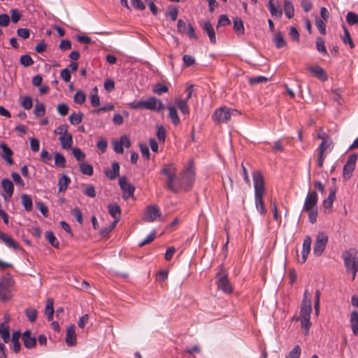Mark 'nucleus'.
Here are the masks:
<instances>
[{
  "label": "nucleus",
  "instance_id": "52",
  "mask_svg": "<svg viewBox=\"0 0 358 358\" xmlns=\"http://www.w3.org/2000/svg\"><path fill=\"white\" fill-rule=\"evenodd\" d=\"M317 50L324 55H328L324 45V41L322 38H317L316 41Z\"/></svg>",
  "mask_w": 358,
  "mask_h": 358
},
{
  "label": "nucleus",
  "instance_id": "44",
  "mask_svg": "<svg viewBox=\"0 0 358 358\" xmlns=\"http://www.w3.org/2000/svg\"><path fill=\"white\" fill-rule=\"evenodd\" d=\"M336 199V193L331 190L327 199L323 201V205L325 208H329L332 206L333 202Z\"/></svg>",
  "mask_w": 358,
  "mask_h": 358
},
{
  "label": "nucleus",
  "instance_id": "39",
  "mask_svg": "<svg viewBox=\"0 0 358 358\" xmlns=\"http://www.w3.org/2000/svg\"><path fill=\"white\" fill-rule=\"evenodd\" d=\"M71 180L67 176L62 175L58 181L59 191L62 192L66 190Z\"/></svg>",
  "mask_w": 358,
  "mask_h": 358
},
{
  "label": "nucleus",
  "instance_id": "17",
  "mask_svg": "<svg viewBox=\"0 0 358 358\" xmlns=\"http://www.w3.org/2000/svg\"><path fill=\"white\" fill-rule=\"evenodd\" d=\"M1 186L5 192L3 196L5 200L10 199L13 194L14 185L11 180L8 178H4L1 180Z\"/></svg>",
  "mask_w": 358,
  "mask_h": 358
},
{
  "label": "nucleus",
  "instance_id": "64",
  "mask_svg": "<svg viewBox=\"0 0 358 358\" xmlns=\"http://www.w3.org/2000/svg\"><path fill=\"white\" fill-rule=\"evenodd\" d=\"M69 106L66 103H60L57 107V110L62 116H65L68 114Z\"/></svg>",
  "mask_w": 358,
  "mask_h": 358
},
{
  "label": "nucleus",
  "instance_id": "45",
  "mask_svg": "<svg viewBox=\"0 0 358 358\" xmlns=\"http://www.w3.org/2000/svg\"><path fill=\"white\" fill-rule=\"evenodd\" d=\"M55 164L56 166L64 168L66 166V159L60 153H55Z\"/></svg>",
  "mask_w": 358,
  "mask_h": 358
},
{
  "label": "nucleus",
  "instance_id": "3",
  "mask_svg": "<svg viewBox=\"0 0 358 358\" xmlns=\"http://www.w3.org/2000/svg\"><path fill=\"white\" fill-rule=\"evenodd\" d=\"M357 252L355 248H350L343 252L342 257L346 271L351 273L352 280L355 278L356 273L358 271V257Z\"/></svg>",
  "mask_w": 358,
  "mask_h": 358
},
{
  "label": "nucleus",
  "instance_id": "16",
  "mask_svg": "<svg viewBox=\"0 0 358 358\" xmlns=\"http://www.w3.org/2000/svg\"><path fill=\"white\" fill-rule=\"evenodd\" d=\"M318 200L317 194L315 191L309 192L306 197L303 210L314 209Z\"/></svg>",
  "mask_w": 358,
  "mask_h": 358
},
{
  "label": "nucleus",
  "instance_id": "49",
  "mask_svg": "<svg viewBox=\"0 0 358 358\" xmlns=\"http://www.w3.org/2000/svg\"><path fill=\"white\" fill-rule=\"evenodd\" d=\"M70 122L73 125H77L80 124L83 120V114L82 113H73L69 117Z\"/></svg>",
  "mask_w": 358,
  "mask_h": 358
},
{
  "label": "nucleus",
  "instance_id": "4",
  "mask_svg": "<svg viewBox=\"0 0 358 358\" xmlns=\"http://www.w3.org/2000/svg\"><path fill=\"white\" fill-rule=\"evenodd\" d=\"M237 110L222 106L217 109L212 115L213 120L217 123H227L231 116L239 115Z\"/></svg>",
  "mask_w": 358,
  "mask_h": 358
},
{
  "label": "nucleus",
  "instance_id": "60",
  "mask_svg": "<svg viewBox=\"0 0 358 358\" xmlns=\"http://www.w3.org/2000/svg\"><path fill=\"white\" fill-rule=\"evenodd\" d=\"M72 153L74 156V157L78 161H83L85 158V155L83 152L81 151L80 149L75 148L72 149Z\"/></svg>",
  "mask_w": 358,
  "mask_h": 358
},
{
  "label": "nucleus",
  "instance_id": "51",
  "mask_svg": "<svg viewBox=\"0 0 358 358\" xmlns=\"http://www.w3.org/2000/svg\"><path fill=\"white\" fill-rule=\"evenodd\" d=\"M346 20L351 25L357 24H358V15L353 12H348L346 15Z\"/></svg>",
  "mask_w": 358,
  "mask_h": 358
},
{
  "label": "nucleus",
  "instance_id": "48",
  "mask_svg": "<svg viewBox=\"0 0 358 358\" xmlns=\"http://www.w3.org/2000/svg\"><path fill=\"white\" fill-rule=\"evenodd\" d=\"M34 113L37 117L43 116L45 113V108L43 103H37L34 109Z\"/></svg>",
  "mask_w": 358,
  "mask_h": 358
},
{
  "label": "nucleus",
  "instance_id": "31",
  "mask_svg": "<svg viewBox=\"0 0 358 358\" xmlns=\"http://www.w3.org/2000/svg\"><path fill=\"white\" fill-rule=\"evenodd\" d=\"M175 103L182 112V113L187 115L189 113V109L188 105L187 103L186 99H182L180 98H178L175 99Z\"/></svg>",
  "mask_w": 358,
  "mask_h": 358
},
{
  "label": "nucleus",
  "instance_id": "56",
  "mask_svg": "<svg viewBox=\"0 0 358 358\" xmlns=\"http://www.w3.org/2000/svg\"><path fill=\"white\" fill-rule=\"evenodd\" d=\"M155 236H156V231L154 230L152 231V233H150L147 237L145 239H144L143 241H142L141 242H140L138 243V246L139 247H143L145 245H148L149 243H150L152 241H154V239L155 238Z\"/></svg>",
  "mask_w": 358,
  "mask_h": 358
},
{
  "label": "nucleus",
  "instance_id": "7",
  "mask_svg": "<svg viewBox=\"0 0 358 358\" xmlns=\"http://www.w3.org/2000/svg\"><path fill=\"white\" fill-rule=\"evenodd\" d=\"M194 172L193 170V162L189 161L188 166L185 169L180 178V180L182 182V187H184L185 191H188L190 189L194 180Z\"/></svg>",
  "mask_w": 358,
  "mask_h": 358
},
{
  "label": "nucleus",
  "instance_id": "20",
  "mask_svg": "<svg viewBox=\"0 0 358 358\" xmlns=\"http://www.w3.org/2000/svg\"><path fill=\"white\" fill-rule=\"evenodd\" d=\"M312 240L310 236H306L303 240V249L301 252V264L304 263L308 257L310 251Z\"/></svg>",
  "mask_w": 358,
  "mask_h": 358
},
{
  "label": "nucleus",
  "instance_id": "32",
  "mask_svg": "<svg viewBox=\"0 0 358 358\" xmlns=\"http://www.w3.org/2000/svg\"><path fill=\"white\" fill-rule=\"evenodd\" d=\"M120 166L117 162H113L112 164V169L106 171V176L110 180L115 179L119 176Z\"/></svg>",
  "mask_w": 358,
  "mask_h": 358
},
{
  "label": "nucleus",
  "instance_id": "13",
  "mask_svg": "<svg viewBox=\"0 0 358 358\" xmlns=\"http://www.w3.org/2000/svg\"><path fill=\"white\" fill-rule=\"evenodd\" d=\"M166 188L173 193H177L182 187V182L180 178L176 177V173L166 178Z\"/></svg>",
  "mask_w": 358,
  "mask_h": 358
},
{
  "label": "nucleus",
  "instance_id": "29",
  "mask_svg": "<svg viewBox=\"0 0 358 358\" xmlns=\"http://www.w3.org/2000/svg\"><path fill=\"white\" fill-rule=\"evenodd\" d=\"M59 140L64 149H69L71 148L73 144V137L71 134H68L65 136H61L59 138Z\"/></svg>",
  "mask_w": 358,
  "mask_h": 358
},
{
  "label": "nucleus",
  "instance_id": "41",
  "mask_svg": "<svg viewBox=\"0 0 358 358\" xmlns=\"http://www.w3.org/2000/svg\"><path fill=\"white\" fill-rule=\"evenodd\" d=\"M234 29L238 34L244 33L243 23L240 18L236 17L234 19Z\"/></svg>",
  "mask_w": 358,
  "mask_h": 358
},
{
  "label": "nucleus",
  "instance_id": "28",
  "mask_svg": "<svg viewBox=\"0 0 358 358\" xmlns=\"http://www.w3.org/2000/svg\"><path fill=\"white\" fill-rule=\"evenodd\" d=\"M20 336L21 332L20 331H14L12 334L11 342L13 343V350L15 353L19 352L21 348L19 341Z\"/></svg>",
  "mask_w": 358,
  "mask_h": 358
},
{
  "label": "nucleus",
  "instance_id": "30",
  "mask_svg": "<svg viewBox=\"0 0 358 358\" xmlns=\"http://www.w3.org/2000/svg\"><path fill=\"white\" fill-rule=\"evenodd\" d=\"M350 324L353 334L358 336V313L352 311L350 314Z\"/></svg>",
  "mask_w": 358,
  "mask_h": 358
},
{
  "label": "nucleus",
  "instance_id": "24",
  "mask_svg": "<svg viewBox=\"0 0 358 358\" xmlns=\"http://www.w3.org/2000/svg\"><path fill=\"white\" fill-rule=\"evenodd\" d=\"M268 8L271 15L275 18L281 17L282 12L278 3H275L273 0H270L268 2Z\"/></svg>",
  "mask_w": 358,
  "mask_h": 358
},
{
  "label": "nucleus",
  "instance_id": "22",
  "mask_svg": "<svg viewBox=\"0 0 358 358\" xmlns=\"http://www.w3.org/2000/svg\"><path fill=\"white\" fill-rule=\"evenodd\" d=\"M0 241L8 247L15 250L19 248L17 243L14 239L2 231H0Z\"/></svg>",
  "mask_w": 358,
  "mask_h": 358
},
{
  "label": "nucleus",
  "instance_id": "55",
  "mask_svg": "<svg viewBox=\"0 0 358 358\" xmlns=\"http://www.w3.org/2000/svg\"><path fill=\"white\" fill-rule=\"evenodd\" d=\"M248 80L251 85H256L262 83H266L268 80V79L265 76H259L257 77L250 78Z\"/></svg>",
  "mask_w": 358,
  "mask_h": 358
},
{
  "label": "nucleus",
  "instance_id": "21",
  "mask_svg": "<svg viewBox=\"0 0 358 358\" xmlns=\"http://www.w3.org/2000/svg\"><path fill=\"white\" fill-rule=\"evenodd\" d=\"M308 71H310L317 78L322 81H324L327 79V74L325 71L320 66H310L308 68Z\"/></svg>",
  "mask_w": 358,
  "mask_h": 358
},
{
  "label": "nucleus",
  "instance_id": "27",
  "mask_svg": "<svg viewBox=\"0 0 358 358\" xmlns=\"http://www.w3.org/2000/svg\"><path fill=\"white\" fill-rule=\"evenodd\" d=\"M45 314L48 321L53 319L54 315V301L52 299H48L45 308Z\"/></svg>",
  "mask_w": 358,
  "mask_h": 358
},
{
  "label": "nucleus",
  "instance_id": "36",
  "mask_svg": "<svg viewBox=\"0 0 358 358\" xmlns=\"http://www.w3.org/2000/svg\"><path fill=\"white\" fill-rule=\"evenodd\" d=\"M273 42L275 43V47L277 48H281L285 47L287 45V43L283 37L282 33H277L273 37Z\"/></svg>",
  "mask_w": 358,
  "mask_h": 358
},
{
  "label": "nucleus",
  "instance_id": "42",
  "mask_svg": "<svg viewBox=\"0 0 358 358\" xmlns=\"http://www.w3.org/2000/svg\"><path fill=\"white\" fill-rule=\"evenodd\" d=\"M169 91V87L162 83H157L154 85L152 92L153 93L161 95L164 93H166Z\"/></svg>",
  "mask_w": 358,
  "mask_h": 358
},
{
  "label": "nucleus",
  "instance_id": "62",
  "mask_svg": "<svg viewBox=\"0 0 358 358\" xmlns=\"http://www.w3.org/2000/svg\"><path fill=\"white\" fill-rule=\"evenodd\" d=\"M301 355V348L299 345H296L289 353L287 358H299Z\"/></svg>",
  "mask_w": 358,
  "mask_h": 358
},
{
  "label": "nucleus",
  "instance_id": "53",
  "mask_svg": "<svg viewBox=\"0 0 358 358\" xmlns=\"http://www.w3.org/2000/svg\"><path fill=\"white\" fill-rule=\"evenodd\" d=\"M71 214L75 217L79 224H82L83 223V213L78 207L72 209Z\"/></svg>",
  "mask_w": 358,
  "mask_h": 358
},
{
  "label": "nucleus",
  "instance_id": "47",
  "mask_svg": "<svg viewBox=\"0 0 358 358\" xmlns=\"http://www.w3.org/2000/svg\"><path fill=\"white\" fill-rule=\"evenodd\" d=\"M80 169L83 174L87 176H92L93 174V167L89 164L82 163Z\"/></svg>",
  "mask_w": 358,
  "mask_h": 358
},
{
  "label": "nucleus",
  "instance_id": "12",
  "mask_svg": "<svg viewBox=\"0 0 358 358\" xmlns=\"http://www.w3.org/2000/svg\"><path fill=\"white\" fill-rule=\"evenodd\" d=\"M217 288L225 293H231L232 292V287L227 278V274L222 272H219L217 273Z\"/></svg>",
  "mask_w": 358,
  "mask_h": 358
},
{
  "label": "nucleus",
  "instance_id": "11",
  "mask_svg": "<svg viewBox=\"0 0 358 358\" xmlns=\"http://www.w3.org/2000/svg\"><path fill=\"white\" fill-rule=\"evenodd\" d=\"M177 29L179 33L182 34H187L190 38H197L194 27L190 24H187L182 20L180 19L178 21Z\"/></svg>",
  "mask_w": 358,
  "mask_h": 358
},
{
  "label": "nucleus",
  "instance_id": "50",
  "mask_svg": "<svg viewBox=\"0 0 358 358\" xmlns=\"http://www.w3.org/2000/svg\"><path fill=\"white\" fill-rule=\"evenodd\" d=\"M20 62V64L24 67L30 66L34 64V60L29 55H24L21 56Z\"/></svg>",
  "mask_w": 358,
  "mask_h": 358
},
{
  "label": "nucleus",
  "instance_id": "33",
  "mask_svg": "<svg viewBox=\"0 0 358 358\" xmlns=\"http://www.w3.org/2000/svg\"><path fill=\"white\" fill-rule=\"evenodd\" d=\"M167 109L169 112V116L171 118L172 122L175 125H178L180 123V118L178 115L177 110L174 106H167Z\"/></svg>",
  "mask_w": 358,
  "mask_h": 358
},
{
  "label": "nucleus",
  "instance_id": "35",
  "mask_svg": "<svg viewBox=\"0 0 358 358\" xmlns=\"http://www.w3.org/2000/svg\"><path fill=\"white\" fill-rule=\"evenodd\" d=\"M284 10L285 15L288 18L293 17L294 15V9L292 3L289 0H285L284 1Z\"/></svg>",
  "mask_w": 358,
  "mask_h": 358
},
{
  "label": "nucleus",
  "instance_id": "54",
  "mask_svg": "<svg viewBox=\"0 0 358 358\" xmlns=\"http://www.w3.org/2000/svg\"><path fill=\"white\" fill-rule=\"evenodd\" d=\"M94 93H92L90 95V102L92 106L97 107L99 105V97L97 94V89L94 87L93 89Z\"/></svg>",
  "mask_w": 358,
  "mask_h": 358
},
{
  "label": "nucleus",
  "instance_id": "63",
  "mask_svg": "<svg viewBox=\"0 0 358 358\" xmlns=\"http://www.w3.org/2000/svg\"><path fill=\"white\" fill-rule=\"evenodd\" d=\"M231 21L226 15H221L219 17L217 27L230 24Z\"/></svg>",
  "mask_w": 358,
  "mask_h": 358
},
{
  "label": "nucleus",
  "instance_id": "25",
  "mask_svg": "<svg viewBox=\"0 0 358 358\" xmlns=\"http://www.w3.org/2000/svg\"><path fill=\"white\" fill-rule=\"evenodd\" d=\"M203 31L208 34L210 41L215 44L216 43V37L215 30L211 24V23L208 21L206 22L203 27Z\"/></svg>",
  "mask_w": 358,
  "mask_h": 358
},
{
  "label": "nucleus",
  "instance_id": "15",
  "mask_svg": "<svg viewBox=\"0 0 358 358\" xmlns=\"http://www.w3.org/2000/svg\"><path fill=\"white\" fill-rule=\"evenodd\" d=\"M357 159L356 155H352L346 164L343 166V176L345 180H348L351 178L352 173L355 169V165Z\"/></svg>",
  "mask_w": 358,
  "mask_h": 358
},
{
  "label": "nucleus",
  "instance_id": "8",
  "mask_svg": "<svg viewBox=\"0 0 358 358\" xmlns=\"http://www.w3.org/2000/svg\"><path fill=\"white\" fill-rule=\"evenodd\" d=\"M328 242V236L322 231L318 232L313 247V253L316 257L320 256Z\"/></svg>",
  "mask_w": 358,
  "mask_h": 358
},
{
  "label": "nucleus",
  "instance_id": "57",
  "mask_svg": "<svg viewBox=\"0 0 358 358\" xmlns=\"http://www.w3.org/2000/svg\"><path fill=\"white\" fill-rule=\"evenodd\" d=\"M343 41L345 44H349L351 48H353L355 47L350 32L346 28H344V36L343 38Z\"/></svg>",
  "mask_w": 358,
  "mask_h": 358
},
{
  "label": "nucleus",
  "instance_id": "61",
  "mask_svg": "<svg viewBox=\"0 0 358 358\" xmlns=\"http://www.w3.org/2000/svg\"><path fill=\"white\" fill-rule=\"evenodd\" d=\"M83 193L91 198H94L96 196V191L95 188L92 185H87L83 192Z\"/></svg>",
  "mask_w": 358,
  "mask_h": 358
},
{
  "label": "nucleus",
  "instance_id": "14",
  "mask_svg": "<svg viewBox=\"0 0 358 358\" xmlns=\"http://www.w3.org/2000/svg\"><path fill=\"white\" fill-rule=\"evenodd\" d=\"M119 185L123 192L122 197L124 199L127 200L134 195L135 187L128 182L126 177L120 178Z\"/></svg>",
  "mask_w": 358,
  "mask_h": 358
},
{
  "label": "nucleus",
  "instance_id": "43",
  "mask_svg": "<svg viewBox=\"0 0 358 358\" xmlns=\"http://www.w3.org/2000/svg\"><path fill=\"white\" fill-rule=\"evenodd\" d=\"M24 313L26 316L27 317L28 320L31 322H34L36 321L37 317V310L36 309L34 308H28L24 310Z\"/></svg>",
  "mask_w": 358,
  "mask_h": 358
},
{
  "label": "nucleus",
  "instance_id": "46",
  "mask_svg": "<svg viewBox=\"0 0 358 358\" xmlns=\"http://www.w3.org/2000/svg\"><path fill=\"white\" fill-rule=\"evenodd\" d=\"M46 239L48 242L55 248L59 247V242L57 238L55 236V234L52 231H47L45 233Z\"/></svg>",
  "mask_w": 358,
  "mask_h": 358
},
{
  "label": "nucleus",
  "instance_id": "40",
  "mask_svg": "<svg viewBox=\"0 0 358 358\" xmlns=\"http://www.w3.org/2000/svg\"><path fill=\"white\" fill-rule=\"evenodd\" d=\"M162 174L166 176V177H169V176L174 174L176 173V168L172 164L164 165V168L161 170L160 172Z\"/></svg>",
  "mask_w": 358,
  "mask_h": 358
},
{
  "label": "nucleus",
  "instance_id": "26",
  "mask_svg": "<svg viewBox=\"0 0 358 358\" xmlns=\"http://www.w3.org/2000/svg\"><path fill=\"white\" fill-rule=\"evenodd\" d=\"M0 336L4 343H7L9 342L10 328L6 322H3L0 324Z\"/></svg>",
  "mask_w": 358,
  "mask_h": 358
},
{
  "label": "nucleus",
  "instance_id": "9",
  "mask_svg": "<svg viewBox=\"0 0 358 358\" xmlns=\"http://www.w3.org/2000/svg\"><path fill=\"white\" fill-rule=\"evenodd\" d=\"M162 217V213L157 205L148 206L144 211L143 219L147 222H152Z\"/></svg>",
  "mask_w": 358,
  "mask_h": 358
},
{
  "label": "nucleus",
  "instance_id": "19",
  "mask_svg": "<svg viewBox=\"0 0 358 358\" xmlns=\"http://www.w3.org/2000/svg\"><path fill=\"white\" fill-rule=\"evenodd\" d=\"M22 341L24 345L29 349L33 348L36 345V339L34 336H31L30 331L27 330L22 334Z\"/></svg>",
  "mask_w": 358,
  "mask_h": 358
},
{
  "label": "nucleus",
  "instance_id": "18",
  "mask_svg": "<svg viewBox=\"0 0 358 358\" xmlns=\"http://www.w3.org/2000/svg\"><path fill=\"white\" fill-rule=\"evenodd\" d=\"M66 343L68 346H74L77 343L76 327L71 324L66 329Z\"/></svg>",
  "mask_w": 358,
  "mask_h": 358
},
{
  "label": "nucleus",
  "instance_id": "1",
  "mask_svg": "<svg viewBox=\"0 0 358 358\" xmlns=\"http://www.w3.org/2000/svg\"><path fill=\"white\" fill-rule=\"evenodd\" d=\"M312 312L311 300L308 296L306 292L303 294V299L301 303L299 320L301 321V327L305 330L307 334L311 326L310 322V313Z\"/></svg>",
  "mask_w": 358,
  "mask_h": 358
},
{
  "label": "nucleus",
  "instance_id": "23",
  "mask_svg": "<svg viewBox=\"0 0 358 358\" xmlns=\"http://www.w3.org/2000/svg\"><path fill=\"white\" fill-rule=\"evenodd\" d=\"M0 148L2 150L1 157L9 164H13V160L12 155L13 154L12 150L7 146L5 143L0 144Z\"/></svg>",
  "mask_w": 358,
  "mask_h": 358
},
{
  "label": "nucleus",
  "instance_id": "38",
  "mask_svg": "<svg viewBox=\"0 0 358 358\" xmlns=\"http://www.w3.org/2000/svg\"><path fill=\"white\" fill-rule=\"evenodd\" d=\"M22 204L27 211H31L32 210L33 203L31 198L29 195L23 194L22 195Z\"/></svg>",
  "mask_w": 358,
  "mask_h": 358
},
{
  "label": "nucleus",
  "instance_id": "10",
  "mask_svg": "<svg viewBox=\"0 0 358 358\" xmlns=\"http://www.w3.org/2000/svg\"><path fill=\"white\" fill-rule=\"evenodd\" d=\"M254 181L255 195H264L265 192L264 180L260 171H255L252 173Z\"/></svg>",
  "mask_w": 358,
  "mask_h": 358
},
{
  "label": "nucleus",
  "instance_id": "5",
  "mask_svg": "<svg viewBox=\"0 0 358 358\" xmlns=\"http://www.w3.org/2000/svg\"><path fill=\"white\" fill-rule=\"evenodd\" d=\"M14 281L9 274L3 276L0 281V299L3 301L11 298V287Z\"/></svg>",
  "mask_w": 358,
  "mask_h": 358
},
{
  "label": "nucleus",
  "instance_id": "37",
  "mask_svg": "<svg viewBox=\"0 0 358 358\" xmlns=\"http://www.w3.org/2000/svg\"><path fill=\"white\" fill-rule=\"evenodd\" d=\"M110 215L114 218H120L121 209L116 203L109 204L108 206Z\"/></svg>",
  "mask_w": 358,
  "mask_h": 358
},
{
  "label": "nucleus",
  "instance_id": "58",
  "mask_svg": "<svg viewBox=\"0 0 358 358\" xmlns=\"http://www.w3.org/2000/svg\"><path fill=\"white\" fill-rule=\"evenodd\" d=\"M74 101L78 104H83L86 99V96L84 92L82 91H78L74 95Z\"/></svg>",
  "mask_w": 358,
  "mask_h": 358
},
{
  "label": "nucleus",
  "instance_id": "6",
  "mask_svg": "<svg viewBox=\"0 0 358 358\" xmlns=\"http://www.w3.org/2000/svg\"><path fill=\"white\" fill-rule=\"evenodd\" d=\"M333 149V142L331 138H324L317 151L318 152L317 166L320 168L323 166L326 155L330 152Z\"/></svg>",
  "mask_w": 358,
  "mask_h": 358
},
{
  "label": "nucleus",
  "instance_id": "59",
  "mask_svg": "<svg viewBox=\"0 0 358 358\" xmlns=\"http://www.w3.org/2000/svg\"><path fill=\"white\" fill-rule=\"evenodd\" d=\"M21 105L25 110L31 109L33 106L31 98L30 96L23 97L21 102Z\"/></svg>",
  "mask_w": 358,
  "mask_h": 358
},
{
  "label": "nucleus",
  "instance_id": "34",
  "mask_svg": "<svg viewBox=\"0 0 358 358\" xmlns=\"http://www.w3.org/2000/svg\"><path fill=\"white\" fill-rule=\"evenodd\" d=\"M255 196V206L256 208L260 214L266 213V208L263 200V195Z\"/></svg>",
  "mask_w": 358,
  "mask_h": 358
},
{
  "label": "nucleus",
  "instance_id": "2",
  "mask_svg": "<svg viewBox=\"0 0 358 358\" xmlns=\"http://www.w3.org/2000/svg\"><path fill=\"white\" fill-rule=\"evenodd\" d=\"M129 105V107L133 109H146L160 111L164 108L162 101L155 96H150L146 99H141L138 102H131Z\"/></svg>",
  "mask_w": 358,
  "mask_h": 358
}]
</instances>
